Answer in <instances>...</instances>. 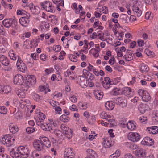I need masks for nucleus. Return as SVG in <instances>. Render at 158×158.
Masks as SVG:
<instances>
[{"label": "nucleus", "mask_w": 158, "mask_h": 158, "mask_svg": "<svg viewBox=\"0 0 158 158\" xmlns=\"http://www.w3.org/2000/svg\"><path fill=\"white\" fill-rule=\"evenodd\" d=\"M40 5L42 8L48 12L54 13L56 10L55 7L52 2L48 1L41 3Z\"/></svg>", "instance_id": "f257e3e1"}, {"label": "nucleus", "mask_w": 158, "mask_h": 158, "mask_svg": "<svg viewBox=\"0 0 158 158\" xmlns=\"http://www.w3.org/2000/svg\"><path fill=\"white\" fill-rule=\"evenodd\" d=\"M60 128L63 133L69 139L72 137L73 131L71 129L64 124H62L61 125Z\"/></svg>", "instance_id": "f03ea898"}, {"label": "nucleus", "mask_w": 158, "mask_h": 158, "mask_svg": "<svg viewBox=\"0 0 158 158\" xmlns=\"http://www.w3.org/2000/svg\"><path fill=\"white\" fill-rule=\"evenodd\" d=\"M138 93L139 95L142 97L143 101L148 102L151 99V97L147 91L143 89H140L138 90Z\"/></svg>", "instance_id": "7ed1b4c3"}, {"label": "nucleus", "mask_w": 158, "mask_h": 158, "mask_svg": "<svg viewBox=\"0 0 158 158\" xmlns=\"http://www.w3.org/2000/svg\"><path fill=\"white\" fill-rule=\"evenodd\" d=\"M12 138L9 134L4 135L0 139L1 142L2 144L6 145V146L9 147L12 144L11 141Z\"/></svg>", "instance_id": "20e7f679"}, {"label": "nucleus", "mask_w": 158, "mask_h": 158, "mask_svg": "<svg viewBox=\"0 0 158 158\" xmlns=\"http://www.w3.org/2000/svg\"><path fill=\"white\" fill-rule=\"evenodd\" d=\"M18 150L22 156H23V158H27L28 157L29 152L27 147L21 146L18 147Z\"/></svg>", "instance_id": "39448f33"}, {"label": "nucleus", "mask_w": 158, "mask_h": 158, "mask_svg": "<svg viewBox=\"0 0 158 158\" xmlns=\"http://www.w3.org/2000/svg\"><path fill=\"white\" fill-rule=\"evenodd\" d=\"M128 139L133 142H136L140 139V136L137 133H129L128 135Z\"/></svg>", "instance_id": "423d86ee"}, {"label": "nucleus", "mask_w": 158, "mask_h": 158, "mask_svg": "<svg viewBox=\"0 0 158 158\" xmlns=\"http://www.w3.org/2000/svg\"><path fill=\"white\" fill-rule=\"evenodd\" d=\"M18 60L16 64L18 68L22 72H25L27 70V68L25 64L18 56Z\"/></svg>", "instance_id": "0eeeda50"}, {"label": "nucleus", "mask_w": 158, "mask_h": 158, "mask_svg": "<svg viewBox=\"0 0 158 158\" xmlns=\"http://www.w3.org/2000/svg\"><path fill=\"white\" fill-rule=\"evenodd\" d=\"M102 85L103 87L108 89L111 87L110 85H112L114 84L113 81H111L109 77L104 78V81L102 82Z\"/></svg>", "instance_id": "6e6552de"}, {"label": "nucleus", "mask_w": 158, "mask_h": 158, "mask_svg": "<svg viewBox=\"0 0 158 158\" xmlns=\"http://www.w3.org/2000/svg\"><path fill=\"white\" fill-rule=\"evenodd\" d=\"M146 152L141 148H138L135 151V154L138 158H145Z\"/></svg>", "instance_id": "1a4fd4ad"}, {"label": "nucleus", "mask_w": 158, "mask_h": 158, "mask_svg": "<svg viewBox=\"0 0 158 158\" xmlns=\"http://www.w3.org/2000/svg\"><path fill=\"white\" fill-rule=\"evenodd\" d=\"M40 139L35 140L33 143V145L35 148L37 150L41 151L44 148V146L43 143L40 141Z\"/></svg>", "instance_id": "9d476101"}, {"label": "nucleus", "mask_w": 158, "mask_h": 158, "mask_svg": "<svg viewBox=\"0 0 158 158\" xmlns=\"http://www.w3.org/2000/svg\"><path fill=\"white\" fill-rule=\"evenodd\" d=\"M74 155L72 149L70 148L65 149L64 152V158H74Z\"/></svg>", "instance_id": "9b49d317"}, {"label": "nucleus", "mask_w": 158, "mask_h": 158, "mask_svg": "<svg viewBox=\"0 0 158 158\" xmlns=\"http://www.w3.org/2000/svg\"><path fill=\"white\" fill-rule=\"evenodd\" d=\"M114 141H112L111 137L106 138L103 140L102 143L103 147L106 148L111 147L114 144Z\"/></svg>", "instance_id": "f8f14e48"}, {"label": "nucleus", "mask_w": 158, "mask_h": 158, "mask_svg": "<svg viewBox=\"0 0 158 158\" xmlns=\"http://www.w3.org/2000/svg\"><path fill=\"white\" fill-rule=\"evenodd\" d=\"M23 79L22 75L19 74H17L14 78V83L17 85H21L23 80Z\"/></svg>", "instance_id": "ddd939ff"}, {"label": "nucleus", "mask_w": 158, "mask_h": 158, "mask_svg": "<svg viewBox=\"0 0 158 158\" xmlns=\"http://www.w3.org/2000/svg\"><path fill=\"white\" fill-rule=\"evenodd\" d=\"M41 141L43 143L44 146L47 148H49L51 146V143L48 138L46 137H41L40 138Z\"/></svg>", "instance_id": "4468645a"}, {"label": "nucleus", "mask_w": 158, "mask_h": 158, "mask_svg": "<svg viewBox=\"0 0 158 158\" xmlns=\"http://www.w3.org/2000/svg\"><path fill=\"white\" fill-rule=\"evenodd\" d=\"M0 61L2 64L4 66H7L9 64V59L6 56L3 55H0Z\"/></svg>", "instance_id": "2eb2a0df"}, {"label": "nucleus", "mask_w": 158, "mask_h": 158, "mask_svg": "<svg viewBox=\"0 0 158 158\" xmlns=\"http://www.w3.org/2000/svg\"><path fill=\"white\" fill-rule=\"evenodd\" d=\"M79 83L81 86L83 88H85L88 86V80L84 77H81Z\"/></svg>", "instance_id": "dca6fc26"}, {"label": "nucleus", "mask_w": 158, "mask_h": 158, "mask_svg": "<svg viewBox=\"0 0 158 158\" xmlns=\"http://www.w3.org/2000/svg\"><path fill=\"white\" fill-rule=\"evenodd\" d=\"M144 141H143V143L147 146H151L154 144L153 140L149 137H147L144 139Z\"/></svg>", "instance_id": "f3484780"}, {"label": "nucleus", "mask_w": 158, "mask_h": 158, "mask_svg": "<svg viewBox=\"0 0 158 158\" xmlns=\"http://www.w3.org/2000/svg\"><path fill=\"white\" fill-rule=\"evenodd\" d=\"M147 129L150 134H153L157 133L158 132V127L157 126H152L147 127Z\"/></svg>", "instance_id": "a211bd4d"}, {"label": "nucleus", "mask_w": 158, "mask_h": 158, "mask_svg": "<svg viewBox=\"0 0 158 158\" xmlns=\"http://www.w3.org/2000/svg\"><path fill=\"white\" fill-rule=\"evenodd\" d=\"M13 22V20L12 19H6L3 21L2 24L5 27L8 28L11 26Z\"/></svg>", "instance_id": "6ab92c4d"}, {"label": "nucleus", "mask_w": 158, "mask_h": 158, "mask_svg": "<svg viewBox=\"0 0 158 158\" xmlns=\"http://www.w3.org/2000/svg\"><path fill=\"white\" fill-rule=\"evenodd\" d=\"M120 19L122 21L126 23L130 22L129 17L125 14H122L120 16Z\"/></svg>", "instance_id": "aec40b11"}, {"label": "nucleus", "mask_w": 158, "mask_h": 158, "mask_svg": "<svg viewBox=\"0 0 158 158\" xmlns=\"http://www.w3.org/2000/svg\"><path fill=\"white\" fill-rule=\"evenodd\" d=\"M116 103L123 108L126 107L127 105L124 100L121 98H118L116 99Z\"/></svg>", "instance_id": "412c9836"}, {"label": "nucleus", "mask_w": 158, "mask_h": 158, "mask_svg": "<svg viewBox=\"0 0 158 158\" xmlns=\"http://www.w3.org/2000/svg\"><path fill=\"white\" fill-rule=\"evenodd\" d=\"M132 9L135 15H137L138 17H139L141 15L142 11L137 6H134Z\"/></svg>", "instance_id": "4be33fe9"}, {"label": "nucleus", "mask_w": 158, "mask_h": 158, "mask_svg": "<svg viewBox=\"0 0 158 158\" xmlns=\"http://www.w3.org/2000/svg\"><path fill=\"white\" fill-rule=\"evenodd\" d=\"M19 23L22 25L26 26L29 23V20L25 17H21L19 19Z\"/></svg>", "instance_id": "5701e85b"}, {"label": "nucleus", "mask_w": 158, "mask_h": 158, "mask_svg": "<svg viewBox=\"0 0 158 158\" xmlns=\"http://www.w3.org/2000/svg\"><path fill=\"white\" fill-rule=\"evenodd\" d=\"M36 82V78L34 76H30V77L28 78L27 83H28L30 85H35Z\"/></svg>", "instance_id": "b1692460"}, {"label": "nucleus", "mask_w": 158, "mask_h": 158, "mask_svg": "<svg viewBox=\"0 0 158 158\" xmlns=\"http://www.w3.org/2000/svg\"><path fill=\"white\" fill-rule=\"evenodd\" d=\"M94 95H95L96 98L98 100H100L103 97V93L101 91L97 90L95 91L94 93Z\"/></svg>", "instance_id": "393cba45"}, {"label": "nucleus", "mask_w": 158, "mask_h": 158, "mask_svg": "<svg viewBox=\"0 0 158 158\" xmlns=\"http://www.w3.org/2000/svg\"><path fill=\"white\" fill-rule=\"evenodd\" d=\"M87 152L89 154V158H97L98 155L92 149H89L87 150Z\"/></svg>", "instance_id": "a878e982"}, {"label": "nucleus", "mask_w": 158, "mask_h": 158, "mask_svg": "<svg viewBox=\"0 0 158 158\" xmlns=\"http://www.w3.org/2000/svg\"><path fill=\"white\" fill-rule=\"evenodd\" d=\"M9 129L10 131L14 134L17 132L18 130V127L12 123L10 125Z\"/></svg>", "instance_id": "bb28decb"}, {"label": "nucleus", "mask_w": 158, "mask_h": 158, "mask_svg": "<svg viewBox=\"0 0 158 158\" xmlns=\"http://www.w3.org/2000/svg\"><path fill=\"white\" fill-rule=\"evenodd\" d=\"M105 106L106 108L109 110H112L114 107V104H113L112 102L107 101L106 102Z\"/></svg>", "instance_id": "cd10ccee"}, {"label": "nucleus", "mask_w": 158, "mask_h": 158, "mask_svg": "<svg viewBox=\"0 0 158 158\" xmlns=\"http://www.w3.org/2000/svg\"><path fill=\"white\" fill-rule=\"evenodd\" d=\"M127 127L128 129L131 130H133L135 129L136 127V125L131 121H128L127 124Z\"/></svg>", "instance_id": "c85d7f7f"}, {"label": "nucleus", "mask_w": 158, "mask_h": 158, "mask_svg": "<svg viewBox=\"0 0 158 158\" xmlns=\"http://www.w3.org/2000/svg\"><path fill=\"white\" fill-rule=\"evenodd\" d=\"M146 105L143 103L140 104L139 105V106L138 110L140 111V113L143 114L145 112L146 110Z\"/></svg>", "instance_id": "c756f323"}, {"label": "nucleus", "mask_w": 158, "mask_h": 158, "mask_svg": "<svg viewBox=\"0 0 158 158\" xmlns=\"http://www.w3.org/2000/svg\"><path fill=\"white\" fill-rule=\"evenodd\" d=\"M30 85L26 81L25 83L21 84V89L22 91H27Z\"/></svg>", "instance_id": "7c9ffc66"}, {"label": "nucleus", "mask_w": 158, "mask_h": 158, "mask_svg": "<svg viewBox=\"0 0 158 158\" xmlns=\"http://www.w3.org/2000/svg\"><path fill=\"white\" fill-rule=\"evenodd\" d=\"M125 144L127 147H129L132 150L137 149L138 148L137 145L134 143L127 142L125 143Z\"/></svg>", "instance_id": "2f4dec72"}, {"label": "nucleus", "mask_w": 158, "mask_h": 158, "mask_svg": "<svg viewBox=\"0 0 158 158\" xmlns=\"http://www.w3.org/2000/svg\"><path fill=\"white\" fill-rule=\"evenodd\" d=\"M11 91V87L8 85L5 86L1 89V92L4 93H8Z\"/></svg>", "instance_id": "473e14b6"}, {"label": "nucleus", "mask_w": 158, "mask_h": 158, "mask_svg": "<svg viewBox=\"0 0 158 158\" xmlns=\"http://www.w3.org/2000/svg\"><path fill=\"white\" fill-rule=\"evenodd\" d=\"M131 88L128 87L125 88L123 91V94L126 96L130 95L131 94Z\"/></svg>", "instance_id": "72a5a7b5"}, {"label": "nucleus", "mask_w": 158, "mask_h": 158, "mask_svg": "<svg viewBox=\"0 0 158 158\" xmlns=\"http://www.w3.org/2000/svg\"><path fill=\"white\" fill-rule=\"evenodd\" d=\"M68 114L66 115L63 114L60 117V120L64 122H66L68 121L70 118L68 116Z\"/></svg>", "instance_id": "f704fd0d"}, {"label": "nucleus", "mask_w": 158, "mask_h": 158, "mask_svg": "<svg viewBox=\"0 0 158 158\" xmlns=\"http://www.w3.org/2000/svg\"><path fill=\"white\" fill-rule=\"evenodd\" d=\"M120 89L116 87L113 88L112 91L110 92V93L114 95H117L119 94V91Z\"/></svg>", "instance_id": "c9c22d12"}, {"label": "nucleus", "mask_w": 158, "mask_h": 158, "mask_svg": "<svg viewBox=\"0 0 158 158\" xmlns=\"http://www.w3.org/2000/svg\"><path fill=\"white\" fill-rule=\"evenodd\" d=\"M120 155V151L119 150H117L115 152L111 155L110 156V158H118Z\"/></svg>", "instance_id": "e433bc0d"}, {"label": "nucleus", "mask_w": 158, "mask_h": 158, "mask_svg": "<svg viewBox=\"0 0 158 158\" xmlns=\"http://www.w3.org/2000/svg\"><path fill=\"white\" fill-rule=\"evenodd\" d=\"M87 74L88 76L87 77H88V79L87 80L88 81H96L95 80L94 76L93 74L90 73L89 71L87 72Z\"/></svg>", "instance_id": "4c0bfd02"}, {"label": "nucleus", "mask_w": 158, "mask_h": 158, "mask_svg": "<svg viewBox=\"0 0 158 158\" xmlns=\"http://www.w3.org/2000/svg\"><path fill=\"white\" fill-rule=\"evenodd\" d=\"M140 70L143 73L147 72L148 70V67L147 65L142 64L140 67Z\"/></svg>", "instance_id": "58836bf2"}, {"label": "nucleus", "mask_w": 158, "mask_h": 158, "mask_svg": "<svg viewBox=\"0 0 158 158\" xmlns=\"http://www.w3.org/2000/svg\"><path fill=\"white\" fill-rule=\"evenodd\" d=\"M19 153V152L15 151L14 149H12L10 152V155L13 158H17Z\"/></svg>", "instance_id": "ea45409f"}, {"label": "nucleus", "mask_w": 158, "mask_h": 158, "mask_svg": "<svg viewBox=\"0 0 158 158\" xmlns=\"http://www.w3.org/2000/svg\"><path fill=\"white\" fill-rule=\"evenodd\" d=\"M16 94L17 95L21 98H23L25 97V93L21 90L17 92Z\"/></svg>", "instance_id": "a19ab883"}, {"label": "nucleus", "mask_w": 158, "mask_h": 158, "mask_svg": "<svg viewBox=\"0 0 158 158\" xmlns=\"http://www.w3.org/2000/svg\"><path fill=\"white\" fill-rule=\"evenodd\" d=\"M51 132L54 134L58 136L60 135L61 134V132L60 130L57 129L52 130V131H51Z\"/></svg>", "instance_id": "79ce46f5"}, {"label": "nucleus", "mask_w": 158, "mask_h": 158, "mask_svg": "<svg viewBox=\"0 0 158 158\" xmlns=\"http://www.w3.org/2000/svg\"><path fill=\"white\" fill-rule=\"evenodd\" d=\"M127 120L125 119H123L120 121L119 124H120L121 127H125L126 125L127 126Z\"/></svg>", "instance_id": "37998d69"}, {"label": "nucleus", "mask_w": 158, "mask_h": 158, "mask_svg": "<svg viewBox=\"0 0 158 158\" xmlns=\"http://www.w3.org/2000/svg\"><path fill=\"white\" fill-rule=\"evenodd\" d=\"M69 58L71 61L74 62H77V56H74L72 55H69Z\"/></svg>", "instance_id": "c03bdc74"}, {"label": "nucleus", "mask_w": 158, "mask_h": 158, "mask_svg": "<svg viewBox=\"0 0 158 158\" xmlns=\"http://www.w3.org/2000/svg\"><path fill=\"white\" fill-rule=\"evenodd\" d=\"M123 57L125 58L126 60L127 61H131L133 59L132 56L130 54L125 55Z\"/></svg>", "instance_id": "a18cd8bd"}, {"label": "nucleus", "mask_w": 158, "mask_h": 158, "mask_svg": "<svg viewBox=\"0 0 158 158\" xmlns=\"http://www.w3.org/2000/svg\"><path fill=\"white\" fill-rule=\"evenodd\" d=\"M9 53V56L10 59L14 60H15L17 59V55L14 53H12L11 51Z\"/></svg>", "instance_id": "49530a36"}, {"label": "nucleus", "mask_w": 158, "mask_h": 158, "mask_svg": "<svg viewBox=\"0 0 158 158\" xmlns=\"http://www.w3.org/2000/svg\"><path fill=\"white\" fill-rule=\"evenodd\" d=\"M7 112V109L4 106H0V113L3 114H6Z\"/></svg>", "instance_id": "de8ad7c7"}, {"label": "nucleus", "mask_w": 158, "mask_h": 158, "mask_svg": "<svg viewBox=\"0 0 158 158\" xmlns=\"http://www.w3.org/2000/svg\"><path fill=\"white\" fill-rule=\"evenodd\" d=\"M38 125H40L41 128L44 130H46V129L48 126V124L46 123H41L40 124H38V122L37 123Z\"/></svg>", "instance_id": "09e8293b"}, {"label": "nucleus", "mask_w": 158, "mask_h": 158, "mask_svg": "<svg viewBox=\"0 0 158 158\" xmlns=\"http://www.w3.org/2000/svg\"><path fill=\"white\" fill-rule=\"evenodd\" d=\"M29 8V10L32 13H35V12L34 11L35 7L33 6V4L32 3H30L27 6Z\"/></svg>", "instance_id": "8fccbe9b"}, {"label": "nucleus", "mask_w": 158, "mask_h": 158, "mask_svg": "<svg viewBox=\"0 0 158 158\" xmlns=\"http://www.w3.org/2000/svg\"><path fill=\"white\" fill-rule=\"evenodd\" d=\"M35 129L33 127H27L26 129V132L28 134L33 132L35 131Z\"/></svg>", "instance_id": "3c124183"}, {"label": "nucleus", "mask_w": 158, "mask_h": 158, "mask_svg": "<svg viewBox=\"0 0 158 158\" xmlns=\"http://www.w3.org/2000/svg\"><path fill=\"white\" fill-rule=\"evenodd\" d=\"M139 120L141 123H146L147 121V117L144 116H142L139 118Z\"/></svg>", "instance_id": "603ef678"}, {"label": "nucleus", "mask_w": 158, "mask_h": 158, "mask_svg": "<svg viewBox=\"0 0 158 158\" xmlns=\"http://www.w3.org/2000/svg\"><path fill=\"white\" fill-rule=\"evenodd\" d=\"M92 50H94V53H93V55L95 57H97L99 56V52L100 51L99 49L96 50V49L93 48L92 49Z\"/></svg>", "instance_id": "864d4df0"}, {"label": "nucleus", "mask_w": 158, "mask_h": 158, "mask_svg": "<svg viewBox=\"0 0 158 158\" xmlns=\"http://www.w3.org/2000/svg\"><path fill=\"white\" fill-rule=\"evenodd\" d=\"M39 120L40 122L43 121L45 118V115L44 114L41 113L39 114Z\"/></svg>", "instance_id": "5fc2aeb1"}, {"label": "nucleus", "mask_w": 158, "mask_h": 158, "mask_svg": "<svg viewBox=\"0 0 158 158\" xmlns=\"http://www.w3.org/2000/svg\"><path fill=\"white\" fill-rule=\"evenodd\" d=\"M70 99L73 102L75 103L77 101V97L76 96L73 95L70 98Z\"/></svg>", "instance_id": "6e6d98bb"}, {"label": "nucleus", "mask_w": 158, "mask_h": 158, "mask_svg": "<svg viewBox=\"0 0 158 158\" xmlns=\"http://www.w3.org/2000/svg\"><path fill=\"white\" fill-rule=\"evenodd\" d=\"M61 46L59 45H56L55 47H53V50L55 51L56 52H60V51L61 49Z\"/></svg>", "instance_id": "4d7b16f0"}, {"label": "nucleus", "mask_w": 158, "mask_h": 158, "mask_svg": "<svg viewBox=\"0 0 158 158\" xmlns=\"http://www.w3.org/2000/svg\"><path fill=\"white\" fill-rule=\"evenodd\" d=\"M146 54L148 56H150V57H152L154 56V53L149 50L147 51Z\"/></svg>", "instance_id": "13d9d810"}, {"label": "nucleus", "mask_w": 158, "mask_h": 158, "mask_svg": "<svg viewBox=\"0 0 158 158\" xmlns=\"http://www.w3.org/2000/svg\"><path fill=\"white\" fill-rule=\"evenodd\" d=\"M49 102L53 107H56L57 106V104H59L58 102H56L54 100L49 101Z\"/></svg>", "instance_id": "bf43d9fd"}, {"label": "nucleus", "mask_w": 158, "mask_h": 158, "mask_svg": "<svg viewBox=\"0 0 158 158\" xmlns=\"http://www.w3.org/2000/svg\"><path fill=\"white\" fill-rule=\"evenodd\" d=\"M109 115L105 112H102L100 114L101 117L103 119L107 118Z\"/></svg>", "instance_id": "052dcab7"}, {"label": "nucleus", "mask_w": 158, "mask_h": 158, "mask_svg": "<svg viewBox=\"0 0 158 158\" xmlns=\"http://www.w3.org/2000/svg\"><path fill=\"white\" fill-rule=\"evenodd\" d=\"M33 98L36 101H38L41 100V97L37 94H35L33 96Z\"/></svg>", "instance_id": "680f3d73"}, {"label": "nucleus", "mask_w": 158, "mask_h": 158, "mask_svg": "<svg viewBox=\"0 0 158 158\" xmlns=\"http://www.w3.org/2000/svg\"><path fill=\"white\" fill-rule=\"evenodd\" d=\"M104 34L102 32L98 33V36L99 38V39L105 41V39L104 38Z\"/></svg>", "instance_id": "e2e57ef3"}, {"label": "nucleus", "mask_w": 158, "mask_h": 158, "mask_svg": "<svg viewBox=\"0 0 158 158\" xmlns=\"http://www.w3.org/2000/svg\"><path fill=\"white\" fill-rule=\"evenodd\" d=\"M95 81H88V85H89L90 87H93V86H94V83Z\"/></svg>", "instance_id": "0e129e2a"}, {"label": "nucleus", "mask_w": 158, "mask_h": 158, "mask_svg": "<svg viewBox=\"0 0 158 158\" xmlns=\"http://www.w3.org/2000/svg\"><path fill=\"white\" fill-rule=\"evenodd\" d=\"M32 156L34 158H41V157L40 155L35 152H33Z\"/></svg>", "instance_id": "69168bd1"}, {"label": "nucleus", "mask_w": 158, "mask_h": 158, "mask_svg": "<svg viewBox=\"0 0 158 158\" xmlns=\"http://www.w3.org/2000/svg\"><path fill=\"white\" fill-rule=\"evenodd\" d=\"M137 43L139 46H143L144 45V41L142 40H139L137 41Z\"/></svg>", "instance_id": "338daca9"}, {"label": "nucleus", "mask_w": 158, "mask_h": 158, "mask_svg": "<svg viewBox=\"0 0 158 158\" xmlns=\"http://www.w3.org/2000/svg\"><path fill=\"white\" fill-rule=\"evenodd\" d=\"M153 120L155 122H158V114H155V116L153 117Z\"/></svg>", "instance_id": "774afa93"}]
</instances>
